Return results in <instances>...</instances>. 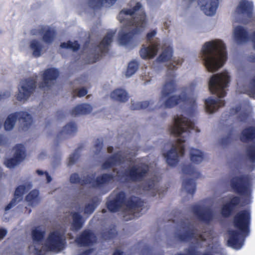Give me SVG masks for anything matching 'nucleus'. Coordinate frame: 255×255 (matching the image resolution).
Listing matches in <instances>:
<instances>
[{"mask_svg":"<svg viewBox=\"0 0 255 255\" xmlns=\"http://www.w3.org/2000/svg\"><path fill=\"white\" fill-rule=\"evenodd\" d=\"M246 153L250 161L255 162V144L250 145L246 149Z\"/></svg>","mask_w":255,"mask_h":255,"instance_id":"48","label":"nucleus"},{"mask_svg":"<svg viewBox=\"0 0 255 255\" xmlns=\"http://www.w3.org/2000/svg\"><path fill=\"white\" fill-rule=\"evenodd\" d=\"M92 111V107L89 104H82L77 105L70 111L72 116H78L80 115H87Z\"/></svg>","mask_w":255,"mask_h":255,"instance_id":"28","label":"nucleus"},{"mask_svg":"<svg viewBox=\"0 0 255 255\" xmlns=\"http://www.w3.org/2000/svg\"><path fill=\"white\" fill-rule=\"evenodd\" d=\"M230 186L233 191L241 195H247L250 192L251 181L249 175L233 177L230 180Z\"/></svg>","mask_w":255,"mask_h":255,"instance_id":"12","label":"nucleus"},{"mask_svg":"<svg viewBox=\"0 0 255 255\" xmlns=\"http://www.w3.org/2000/svg\"><path fill=\"white\" fill-rule=\"evenodd\" d=\"M231 135L229 134L220 139V143L223 146H226L231 142Z\"/></svg>","mask_w":255,"mask_h":255,"instance_id":"53","label":"nucleus"},{"mask_svg":"<svg viewBox=\"0 0 255 255\" xmlns=\"http://www.w3.org/2000/svg\"><path fill=\"white\" fill-rule=\"evenodd\" d=\"M79 148H77L75 150L74 153H73L69 157L68 159V166H71L73 165L76 161L79 159L80 157V154L79 153Z\"/></svg>","mask_w":255,"mask_h":255,"instance_id":"49","label":"nucleus"},{"mask_svg":"<svg viewBox=\"0 0 255 255\" xmlns=\"http://www.w3.org/2000/svg\"><path fill=\"white\" fill-rule=\"evenodd\" d=\"M111 212L114 213L121 211L125 220H131L140 216L139 212L142 208H107Z\"/></svg>","mask_w":255,"mask_h":255,"instance_id":"20","label":"nucleus"},{"mask_svg":"<svg viewBox=\"0 0 255 255\" xmlns=\"http://www.w3.org/2000/svg\"><path fill=\"white\" fill-rule=\"evenodd\" d=\"M156 31L155 30H153L147 33L146 37L147 41H150V40L156 35Z\"/></svg>","mask_w":255,"mask_h":255,"instance_id":"58","label":"nucleus"},{"mask_svg":"<svg viewBox=\"0 0 255 255\" xmlns=\"http://www.w3.org/2000/svg\"><path fill=\"white\" fill-rule=\"evenodd\" d=\"M251 215L248 210L238 212L234 217V226L239 231L230 230L228 245L236 250L240 249L244 245L245 238L249 235Z\"/></svg>","mask_w":255,"mask_h":255,"instance_id":"5","label":"nucleus"},{"mask_svg":"<svg viewBox=\"0 0 255 255\" xmlns=\"http://www.w3.org/2000/svg\"><path fill=\"white\" fill-rule=\"evenodd\" d=\"M194 212L197 213L198 218L205 222H209L214 218V215L210 208H195Z\"/></svg>","mask_w":255,"mask_h":255,"instance_id":"31","label":"nucleus"},{"mask_svg":"<svg viewBox=\"0 0 255 255\" xmlns=\"http://www.w3.org/2000/svg\"><path fill=\"white\" fill-rule=\"evenodd\" d=\"M30 48L32 50V54L35 57H39L41 55L43 46L36 39H33L30 42Z\"/></svg>","mask_w":255,"mask_h":255,"instance_id":"36","label":"nucleus"},{"mask_svg":"<svg viewBox=\"0 0 255 255\" xmlns=\"http://www.w3.org/2000/svg\"><path fill=\"white\" fill-rule=\"evenodd\" d=\"M251 39L253 44L254 48L255 49V31L252 33Z\"/></svg>","mask_w":255,"mask_h":255,"instance_id":"64","label":"nucleus"},{"mask_svg":"<svg viewBox=\"0 0 255 255\" xmlns=\"http://www.w3.org/2000/svg\"><path fill=\"white\" fill-rule=\"evenodd\" d=\"M18 120L23 130H27L32 124V118L30 114L26 112H17L10 114L6 119L4 127L6 130L12 129L16 121Z\"/></svg>","mask_w":255,"mask_h":255,"instance_id":"7","label":"nucleus"},{"mask_svg":"<svg viewBox=\"0 0 255 255\" xmlns=\"http://www.w3.org/2000/svg\"><path fill=\"white\" fill-rule=\"evenodd\" d=\"M20 85V87L18 88L16 99L19 101L26 100L35 91L36 82L34 79L28 78L22 80Z\"/></svg>","mask_w":255,"mask_h":255,"instance_id":"14","label":"nucleus"},{"mask_svg":"<svg viewBox=\"0 0 255 255\" xmlns=\"http://www.w3.org/2000/svg\"><path fill=\"white\" fill-rule=\"evenodd\" d=\"M15 152L14 156L6 159L4 164L8 168H13L24 159L26 154L25 148L23 144H17L14 146Z\"/></svg>","mask_w":255,"mask_h":255,"instance_id":"18","label":"nucleus"},{"mask_svg":"<svg viewBox=\"0 0 255 255\" xmlns=\"http://www.w3.org/2000/svg\"><path fill=\"white\" fill-rule=\"evenodd\" d=\"M142 7L139 2L136 3L131 8H124L119 13L117 18L123 24V29L130 30L128 32L119 33V41L122 45L136 46L138 42V36L142 32L146 24V14L144 11H140L137 13Z\"/></svg>","mask_w":255,"mask_h":255,"instance_id":"1","label":"nucleus"},{"mask_svg":"<svg viewBox=\"0 0 255 255\" xmlns=\"http://www.w3.org/2000/svg\"><path fill=\"white\" fill-rule=\"evenodd\" d=\"M249 115L247 112H244L241 113L237 117L238 120L241 122H246L248 120Z\"/></svg>","mask_w":255,"mask_h":255,"instance_id":"55","label":"nucleus"},{"mask_svg":"<svg viewBox=\"0 0 255 255\" xmlns=\"http://www.w3.org/2000/svg\"><path fill=\"white\" fill-rule=\"evenodd\" d=\"M182 171L184 174L194 176L196 178H199L201 175L200 172L197 171L191 164L183 165Z\"/></svg>","mask_w":255,"mask_h":255,"instance_id":"39","label":"nucleus"},{"mask_svg":"<svg viewBox=\"0 0 255 255\" xmlns=\"http://www.w3.org/2000/svg\"><path fill=\"white\" fill-rule=\"evenodd\" d=\"M185 139L182 138L177 139V146L173 145L171 148L163 156L166 159L168 165L170 166H175L179 162V157L183 156L185 153V146L184 143Z\"/></svg>","mask_w":255,"mask_h":255,"instance_id":"11","label":"nucleus"},{"mask_svg":"<svg viewBox=\"0 0 255 255\" xmlns=\"http://www.w3.org/2000/svg\"><path fill=\"white\" fill-rule=\"evenodd\" d=\"M10 95V92L9 91H5L2 94H0V101L1 99H6L9 97Z\"/></svg>","mask_w":255,"mask_h":255,"instance_id":"61","label":"nucleus"},{"mask_svg":"<svg viewBox=\"0 0 255 255\" xmlns=\"http://www.w3.org/2000/svg\"><path fill=\"white\" fill-rule=\"evenodd\" d=\"M150 103L149 101H143L140 102L132 103L130 109L132 110H138L146 109L149 107Z\"/></svg>","mask_w":255,"mask_h":255,"instance_id":"45","label":"nucleus"},{"mask_svg":"<svg viewBox=\"0 0 255 255\" xmlns=\"http://www.w3.org/2000/svg\"><path fill=\"white\" fill-rule=\"evenodd\" d=\"M201 55L206 68L211 72L222 67L227 59L226 46L219 39L205 42L202 46Z\"/></svg>","mask_w":255,"mask_h":255,"instance_id":"3","label":"nucleus"},{"mask_svg":"<svg viewBox=\"0 0 255 255\" xmlns=\"http://www.w3.org/2000/svg\"><path fill=\"white\" fill-rule=\"evenodd\" d=\"M7 139L3 135L0 134V145H4L6 143Z\"/></svg>","mask_w":255,"mask_h":255,"instance_id":"60","label":"nucleus"},{"mask_svg":"<svg viewBox=\"0 0 255 255\" xmlns=\"http://www.w3.org/2000/svg\"><path fill=\"white\" fill-rule=\"evenodd\" d=\"M95 180L93 177L87 175L86 177H85L83 179H81L80 184L81 185H85L91 184L93 186V183H95Z\"/></svg>","mask_w":255,"mask_h":255,"instance_id":"50","label":"nucleus"},{"mask_svg":"<svg viewBox=\"0 0 255 255\" xmlns=\"http://www.w3.org/2000/svg\"><path fill=\"white\" fill-rule=\"evenodd\" d=\"M230 81V76L227 71L212 75L209 82V89L213 94H216L219 98L217 99L209 97L205 100V109L207 112L212 114L215 112L220 107L225 104L224 100L220 98L226 96L225 89L228 86Z\"/></svg>","mask_w":255,"mask_h":255,"instance_id":"4","label":"nucleus"},{"mask_svg":"<svg viewBox=\"0 0 255 255\" xmlns=\"http://www.w3.org/2000/svg\"><path fill=\"white\" fill-rule=\"evenodd\" d=\"M25 191L26 186L25 185H21L18 186L15 189L14 198L5 207H12L15 206L17 202L22 199L23 195Z\"/></svg>","mask_w":255,"mask_h":255,"instance_id":"29","label":"nucleus"},{"mask_svg":"<svg viewBox=\"0 0 255 255\" xmlns=\"http://www.w3.org/2000/svg\"><path fill=\"white\" fill-rule=\"evenodd\" d=\"M115 32H109L103 37L100 43L95 47V52H96L94 56V59L92 63H95L98 61L103 55L108 53L109 51V46L113 41Z\"/></svg>","mask_w":255,"mask_h":255,"instance_id":"15","label":"nucleus"},{"mask_svg":"<svg viewBox=\"0 0 255 255\" xmlns=\"http://www.w3.org/2000/svg\"><path fill=\"white\" fill-rule=\"evenodd\" d=\"M103 146V141H101L100 139H97L96 141V143L94 146L96 148L95 153L98 154L101 152Z\"/></svg>","mask_w":255,"mask_h":255,"instance_id":"51","label":"nucleus"},{"mask_svg":"<svg viewBox=\"0 0 255 255\" xmlns=\"http://www.w3.org/2000/svg\"><path fill=\"white\" fill-rule=\"evenodd\" d=\"M234 208H222L221 213L223 217H227L233 212Z\"/></svg>","mask_w":255,"mask_h":255,"instance_id":"54","label":"nucleus"},{"mask_svg":"<svg viewBox=\"0 0 255 255\" xmlns=\"http://www.w3.org/2000/svg\"><path fill=\"white\" fill-rule=\"evenodd\" d=\"M149 171L145 165H135L126 170L120 178L126 182H141L144 180Z\"/></svg>","mask_w":255,"mask_h":255,"instance_id":"9","label":"nucleus"},{"mask_svg":"<svg viewBox=\"0 0 255 255\" xmlns=\"http://www.w3.org/2000/svg\"><path fill=\"white\" fill-rule=\"evenodd\" d=\"M96 237L90 231H85L78 237L76 241L81 246H88L92 245L96 242Z\"/></svg>","mask_w":255,"mask_h":255,"instance_id":"22","label":"nucleus"},{"mask_svg":"<svg viewBox=\"0 0 255 255\" xmlns=\"http://www.w3.org/2000/svg\"><path fill=\"white\" fill-rule=\"evenodd\" d=\"M240 202V199L239 197L233 196L221 207H235L239 204Z\"/></svg>","mask_w":255,"mask_h":255,"instance_id":"47","label":"nucleus"},{"mask_svg":"<svg viewBox=\"0 0 255 255\" xmlns=\"http://www.w3.org/2000/svg\"><path fill=\"white\" fill-rule=\"evenodd\" d=\"M142 202L138 197L132 196L126 200V207H141Z\"/></svg>","mask_w":255,"mask_h":255,"instance_id":"40","label":"nucleus"},{"mask_svg":"<svg viewBox=\"0 0 255 255\" xmlns=\"http://www.w3.org/2000/svg\"><path fill=\"white\" fill-rule=\"evenodd\" d=\"M247 94L251 97L255 99V75L250 80L249 88Z\"/></svg>","mask_w":255,"mask_h":255,"instance_id":"46","label":"nucleus"},{"mask_svg":"<svg viewBox=\"0 0 255 255\" xmlns=\"http://www.w3.org/2000/svg\"><path fill=\"white\" fill-rule=\"evenodd\" d=\"M158 47L157 43H153L147 47L143 45L139 51L140 57L143 59H152L157 54Z\"/></svg>","mask_w":255,"mask_h":255,"instance_id":"21","label":"nucleus"},{"mask_svg":"<svg viewBox=\"0 0 255 255\" xmlns=\"http://www.w3.org/2000/svg\"><path fill=\"white\" fill-rule=\"evenodd\" d=\"M221 253L220 245L216 243L214 245L209 244L207 250L201 255H216Z\"/></svg>","mask_w":255,"mask_h":255,"instance_id":"41","label":"nucleus"},{"mask_svg":"<svg viewBox=\"0 0 255 255\" xmlns=\"http://www.w3.org/2000/svg\"><path fill=\"white\" fill-rule=\"evenodd\" d=\"M182 62V60H178L177 62H174V63H170L168 65L167 76L171 78V79L166 82L164 85L161 91V99L168 97L176 92L177 88L174 80L176 76L175 71L178 68L177 65H181Z\"/></svg>","mask_w":255,"mask_h":255,"instance_id":"10","label":"nucleus"},{"mask_svg":"<svg viewBox=\"0 0 255 255\" xmlns=\"http://www.w3.org/2000/svg\"><path fill=\"white\" fill-rule=\"evenodd\" d=\"M114 178V175L112 173H104L98 176L93 184V187H101L108 183Z\"/></svg>","mask_w":255,"mask_h":255,"instance_id":"30","label":"nucleus"},{"mask_svg":"<svg viewBox=\"0 0 255 255\" xmlns=\"http://www.w3.org/2000/svg\"><path fill=\"white\" fill-rule=\"evenodd\" d=\"M241 110V106H238L235 108H232L230 109V114L232 115H235L239 112Z\"/></svg>","mask_w":255,"mask_h":255,"instance_id":"59","label":"nucleus"},{"mask_svg":"<svg viewBox=\"0 0 255 255\" xmlns=\"http://www.w3.org/2000/svg\"><path fill=\"white\" fill-rule=\"evenodd\" d=\"M112 99L121 102H126L128 99L127 92L122 89H117L111 93Z\"/></svg>","mask_w":255,"mask_h":255,"instance_id":"32","label":"nucleus"},{"mask_svg":"<svg viewBox=\"0 0 255 255\" xmlns=\"http://www.w3.org/2000/svg\"><path fill=\"white\" fill-rule=\"evenodd\" d=\"M70 181L71 183H79L80 184L81 178L77 173H73L71 175L70 177Z\"/></svg>","mask_w":255,"mask_h":255,"instance_id":"52","label":"nucleus"},{"mask_svg":"<svg viewBox=\"0 0 255 255\" xmlns=\"http://www.w3.org/2000/svg\"><path fill=\"white\" fill-rule=\"evenodd\" d=\"M126 200L125 193L123 191L120 192L113 200L107 202L106 207H122L123 205H125Z\"/></svg>","mask_w":255,"mask_h":255,"instance_id":"27","label":"nucleus"},{"mask_svg":"<svg viewBox=\"0 0 255 255\" xmlns=\"http://www.w3.org/2000/svg\"><path fill=\"white\" fill-rule=\"evenodd\" d=\"M248 61L252 63H255V55H249L247 58Z\"/></svg>","mask_w":255,"mask_h":255,"instance_id":"63","label":"nucleus"},{"mask_svg":"<svg viewBox=\"0 0 255 255\" xmlns=\"http://www.w3.org/2000/svg\"><path fill=\"white\" fill-rule=\"evenodd\" d=\"M138 68V63L135 61H132L129 63L126 75L129 77L134 74Z\"/></svg>","mask_w":255,"mask_h":255,"instance_id":"44","label":"nucleus"},{"mask_svg":"<svg viewBox=\"0 0 255 255\" xmlns=\"http://www.w3.org/2000/svg\"><path fill=\"white\" fill-rule=\"evenodd\" d=\"M59 74V71L54 68L46 69L43 74V81L39 84V88L44 89L51 86V83L56 80Z\"/></svg>","mask_w":255,"mask_h":255,"instance_id":"19","label":"nucleus"},{"mask_svg":"<svg viewBox=\"0 0 255 255\" xmlns=\"http://www.w3.org/2000/svg\"><path fill=\"white\" fill-rule=\"evenodd\" d=\"M194 128L195 124L193 122L181 115L174 118V124L169 127V130L171 134L175 137H179L183 133H188Z\"/></svg>","mask_w":255,"mask_h":255,"instance_id":"8","label":"nucleus"},{"mask_svg":"<svg viewBox=\"0 0 255 255\" xmlns=\"http://www.w3.org/2000/svg\"><path fill=\"white\" fill-rule=\"evenodd\" d=\"M60 47L62 48L70 49L73 51H77L80 49V45L77 41H75L74 42H72L69 40L67 42L61 43Z\"/></svg>","mask_w":255,"mask_h":255,"instance_id":"43","label":"nucleus"},{"mask_svg":"<svg viewBox=\"0 0 255 255\" xmlns=\"http://www.w3.org/2000/svg\"><path fill=\"white\" fill-rule=\"evenodd\" d=\"M45 230L38 226L32 230V243L29 246V252L33 255H44L46 251L58 252L62 250L65 245L64 233L53 231L50 233L43 244Z\"/></svg>","mask_w":255,"mask_h":255,"instance_id":"2","label":"nucleus"},{"mask_svg":"<svg viewBox=\"0 0 255 255\" xmlns=\"http://www.w3.org/2000/svg\"><path fill=\"white\" fill-rule=\"evenodd\" d=\"M240 140L244 143L255 142V126H249L243 129Z\"/></svg>","mask_w":255,"mask_h":255,"instance_id":"25","label":"nucleus"},{"mask_svg":"<svg viewBox=\"0 0 255 255\" xmlns=\"http://www.w3.org/2000/svg\"><path fill=\"white\" fill-rule=\"evenodd\" d=\"M38 191L33 190L30 191L26 196L25 200L31 205L35 204L38 200Z\"/></svg>","mask_w":255,"mask_h":255,"instance_id":"42","label":"nucleus"},{"mask_svg":"<svg viewBox=\"0 0 255 255\" xmlns=\"http://www.w3.org/2000/svg\"><path fill=\"white\" fill-rule=\"evenodd\" d=\"M30 33L32 35L38 34L42 35V39L46 44H50L54 40L56 35V31L50 27L46 28L44 26H40L38 28L32 29Z\"/></svg>","mask_w":255,"mask_h":255,"instance_id":"17","label":"nucleus"},{"mask_svg":"<svg viewBox=\"0 0 255 255\" xmlns=\"http://www.w3.org/2000/svg\"><path fill=\"white\" fill-rule=\"evenodd\" d=\"M7 231L4 229H0V240L6 235Z\"/></svg>","mask_w":255,"mask_h":255,"instance_id":"62","label":"nucleus"},{"mask_svg":"<svg viewBox=\"0 0 255 255\" xmlns=\"http://www.w3.org/2000/svg\"><path fill=\"white\" fill-rule=\"evenodd\" d=\"M180 103H183L187 106L185 113L188 116L191 117L195 115L197 107L196 100L193 98L188 97L185 93L169 96L163 104L165 108H171Z\"/></svg>","mask_w":255,"mask_h":255,"instance_id":"6","label":"nucleus"},{"mask_svg":"<svg viewBox=\"0 0 255 255\" xmlns=\"http://www.w3.org/2000/svg\"><path fill=\"white\" fill-rule=\"evenodd\" d=\"M172 48L168 46L163 49L162 52L157 58V61L159 62H165L170 60L173 56Z\"/></svg>","mask_w":255,"mask_h":255,"instance_id":"34","label":"nucleus"},{"mask_svg":"<svg viewBox=\"0 0 255 255\" xmlns=\"http://www.w3.org/2000/svg\"><path fill=\"white\" fill-rule=\"evenodd\" d=\"M77 130V127L74 122H70L65 125L61 131L59 133L58 136L62 135H72L75 133Z\"/></svg>","mask_w":255,"mask_h":255,"instance_id":"37","label":"nucleus"},{"mask_svg":"<svg viewBox=\"0 0 255 255\" xmlns=\"http://www.w3.org/2000/svg\"><path fill=\"white\" fill-rule=\"evenodd\" d=\"M93 203L92 204L86 205L84 207H96V206L98 205L100 201L98 198H94L93 199Z\"/></svg>","mask_w":255,"mask_h":255,"instance_id":"57","label":"nucleus"},{"mask_svg":"<svg viewBox=\"0 0 255 255\" xmlns=\"http://www.w3.org/2000/svg\"><path fill=\"white\" fill-rule=\"evenodd\" d=\"M253 4L246 0H242L237 7L238 13L246 14L248 17L251 18L253 15Z\"/></svg>","mask_w":255,"mask_h":255,"instance_id":"26","label":"nucleus"},{"mask_svg":"<svg viewBox=\"0 0 255 255\" xmlns=\"http://www.w3.org/2000/svg\"><path fill=\"white\" fill-rule=\"evenodd\" d=\"M117 0H89V6L93 9H98L102 7L104 3L113 5Z\"/></svg>","mask_w":255,"mask_h":255,"instance_id":"35","label":"nucleus"},{"mask_svg":"<svg viewBox=\"0 0 255 255\" xmlns=\"http://www.w3.org/2000/svg\"><path fill=\"white\" fill-rule=\"evenodd\" d=\"M125 161V158L122 155L121 152H118L110 156L102 165L103 169H109L117 164L123 163Z\"/></svg>","mask_w":255,"mask_h":255,"instance_id":"23","label":"nucleus"},{"mask_svg":"<svg viewBox=\"0 0 255 255\" xmlns=\"http://www.w3.org/2000/svg\"><path fill=\"white\" fill-rule=\"evenodd\" d=\"M189 155L191 161L195 164H199L204 158V154L202 151L193 147L190 149Z\"/></svg>","mask_w":255,"mask_h":255,"instance_id":"33","label":"nucleus"},{"mask_svg":"<svg viewBox=\"0 0 255 255\" xmlns=\"http://www.w3.org/2000/svg\"><path fill=\"white\" fill-rule=\"evenodd\" d=\"M182 185L188 194L193 195L196 189V184L195 180L189 178L183 181Z\"/></svg>","mask_w":255,"mask_h":255,"instance_id":"38","label":"nucleus"},{"mask_svg":"<svg viewBox=\"0 0 255 255\" xmlns=\"http://www.w3.org/2000/svg\"><path fill=\"white\" fill-rule=\"evenodd\" d=\"M87 93V90L85 88H82L78 90L77 96L79 97H82L85 96Z\"/></svg>","mask_w":255,"mask_h":255,"instance_id":"56","label":"nucleus"},{"mask_svg":"<svg viewBox=\"0 0 255 255\" xmlns=\"http://www.w3.org/2000/svg\"><path fill=\"white\" fill-rule=\"evenodd\" d=\"M211 238V231L201 234L197 230L193 229H189L184 235L179 236L180 240L185 242H191L197 247H202L203 243Z\"/></svg>","mask_w":255,"mask_h":255,"instance_id":"13","label":"nucleus"},{"mask_svg":"<svg viewBox=\"0 0 255 255\" xmlns=\"http://www.w3.org/2000/svg\"><path fill=\"white\" fill-rule=\"evenodd\" d=\"M234 36L238 43L247 42L250 39L248 31L242 26H237L235 28Z\"/></svg>","mask_w":255,"mask_h":255,"instance_id":"24","label":"nucleus"},{"mask_svg":"<svg viewBox=\"0 0 255 255\" xmlns=\"http://www.w3.org/2000/svg\"><path fill=\"white\" fill-rule=\"evenodd\" d=\"M95 208H79L78 212L72 214V222L71 229L72 230L77 231L80 229L84 223V218H87L93 213Z\"/></svg>","mask_w":255,"mask_h":255,"instance_id":"16","label":"nucleus"}]
</instances>
